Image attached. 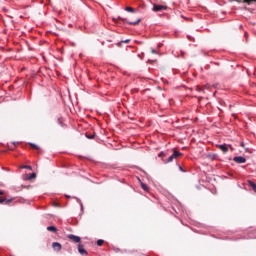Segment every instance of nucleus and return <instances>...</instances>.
<instances>
[{
	"label": "nucleus",
	"instance_id": "f257e3e1",
	"mask_svg": "<svg viewBox=\"0 0 256 256\" xmlns=\"http://www.w3.org/2000/svg\"><path fill=\"white\" fill-rule=\"evenodd\" d=\"M179 157H183V153L177 151V149H174L173 154L166 160L165 163H172L173 159H179Z\"/></svg>",
	"mask_w": 256,
	"mask_h": 256
},
{
	"label": "nucleus",
	"instance_id": "f03ea898",
	"mask_svg": "<svg viewBox=\"0 0 256 256\" xmlns=\"http://www.w3.org/2000/svg\"><path fill=\"white\" fill-rule=\"evenodd\" d=\"M118 19H120L124 23H127L128 25H139V23H141V18H137L136 21H129L127 20V18H121V17H118Z\"/></svg>",
	"mask_w": 256,
	"mask_h": 256
},
{
	"label": "nucleus",
	"instance_id": "7ed1b4c3",
	"mask_svg": "<svg viewBox=\"0 0 256 256\" xmlns=\"http://www.w3.org/2000/svg\"><path fill=\"white\" fill-rule=\"evenodd\" d=\"M165 10H167V6L159 5V4L153 5V11H155L156 13L159 11H165Z\"/></svg>",
	"mask_w": 256,
	"mask_h": 256
},
{
	"label": "nucleus",
	"instance_id": "20e7f679",
	"mask_svg": "<svg viewBox=\"0 0 256 256\" xmlns=\"http://www.w3.org/2000/svg\"><path fill=\"white\" fill-rule=\"evenodd\" d=\"M67 238L70 240V241H73V243H80L81 242V237L79 236H75L73 234H69L67 236Z\"/></svg>",
	"mask_w": 256,
	"mask_h": 256
},
{
	"label": "nucleus",
	"instance_id": "39448f33",
	"mask_svg": "<svg viewBox=\"0 0 256 256\" xmlns=\"http://www.w3.org/2000/svg\"><path fill=\"white\" fill-rule=\"evenodd\" d=\"M217 149H220V151H222V153H227L229 151V147L227 146V144H218L216 145Z\"/></svg>",
	"mask_w": 256,
	"mask_h": 256
},
{
	"label": "nucleus",
	"instance_id": "423d86ee",
	"mask_svg": "<svg viewBox=\"0 0 256 256\" xmlns=\"http://www.w3.org/2000/svg\"><path fill=\"white\" fill-rule=\"evenodd\" d=\"M233 161L235 163H247V159L245 157H242V156L234 157Z\"/></svg>",
	"mask_w": 256,
	"mask_h": 256
},
{
	"label": "nucleus",
	"instance_id": "0eeeda50",
	"mask_svg": "<svg viewBox=\"0 0 256 256\" xmlns=\"http://www.w3.org/2000/svg\"><path fill=\"white\" fill-rule=\"evenodd\" d=\"M52 248L54 249V251H61V249H62L61 243L53 242L52 243Z\"/></svg>",
	"mask_w": 256,
	"mask_h": 256
},
{
	"label": "nucleus",
	"instance_id": "6e6552de",
	"mask_svg": "<svg viewBox=\"0 0 256 256\" xmlns=\"http://www.w3.org/2000/svg\"><path fill=\"white\" fill-rule=\"evenodd\" d=\"M78 252L80 253V255H87V250H85V248L83 247V244H79L78 245Z\"/></svg>",
	"mask_w": 256,
	"mask_h": 256
},
{
	"label": "nucleus",
	"instance_id": "1a4fd4ad",
	"mask_svg": "<svg viewBox=\"0 0 256 256\" xmlns=\"http://www.w3.org/2000/svg\"><path fill=\"white\" fill-rule=\"evenodd\" d=\"M47 231H50V233H57L58 229L55 226H48Z\"/></svg>",
	"mask_w": 256,
	"mask_h": 256
},
{
	"label": "nucleus",
	"instance_id": "9d476101",
	"mask_svg": "<svg viewBox=\"0 0 256 256\" xmlns=\"http://www.w3.org/2000/svg\"><path fill=\"white\" fill-rule=\"evenodd\" d=\"M141 187L144 191H146L147 193H149V186H147V184L141 182Z\"/></svg>",
	"mask_w": 256,
	"mask_h": 256
},
{
	"label": "nucleus",
	"instance_id": "9b49d317",
	"mask_svg": "<svg viewBox=\"0 0 256 256\" xmlns=\"http://www.w3.org/2000/svg\"><path fill=\"white\" fill-rule=\"evenodd\" d=\"M248 183H249L250 187H252L253 191H255V193H256V184H255V182L248 181Z\"/></svg>",
	"mask_w": 256,
	"mask_h": 256
},
{
	"label": "nucleus",
	"instance_id": "f8f14e48",
	"mask_svg": "<svg viewBox=\"0 0 256 256\" xmlns=\"http://www.w3.org/2000/svg\"><path fill=\"white\" fill-rule=\"evenodd\" d=\"M125 11H128L129 13H135V9H133V7H126Z\"/></svg>",
	"mask_w": 256,
	"mask_h": 256
},
{
	"label": "nucleus",
	"instance_id": "ddd939ff",
	"mask_svg": "<svg viewBox=\"0 0 256 256\" xmlns=\"http://www.w3.org/2000/svg\"><path fill=\"white\" fill-rule=\"evenodd\" d=\"M35 177H37V174H36V173H32V174H30V175L27 177V179H28L29 181H31V179H35Z\"/></svg>",
	"mask_w": 256,
	"mask_h": 256
},
{
	"label": "nucleus",
	"instance_id": "4468645a",
	"mask_svg": "<svg viewBox=\"0 0 256 256\" xmlns=\"http://www.w3.org/2000/svg\"><path fill=\"white\" fill-rule=\"evenodd\" d=\"M86 137L87 139H95V133L93 134L86 133Z\"/></svg>",
	"mask_w": 256,
	"mask_h": 256
},
{
	"label": "nucleus",
	"instance_id": "2eb2a0df",
	"mask_svg": "<svg viewBox=\"0 0 256 256\" xmlns=\"http://www.w3.org/2000/svg\"><path fill=\"white\" fill-rule=\"evenodd\" d=\"M29 145L32 147V149H36V151H38L39 146L37 144L29 143Z\"/></svg>",
	"mask_w": 256,
	"mask_h": 256
},
{
	"label": "nucleus",
	"instance_id": "dca6fc26",
	"mask_svg": "<svg viewBox=\"0 0 256 256\" xmlns=\"http://www.w3.org/2000/svg\"><path fill=\"white\" fill-rule=\"evenodd\" d=\"M20 169H29L31 171L33 168L29 165H24V166H20Z\"/></svg>",
	"mask_w": 256,
	"mask_h": 256
},
{
	"label": "nucleus",
	"instance_id": "f3484780",
	"mask_svg": "<svg viewBox=\"0 0 256 256\" xmlns=\"http://www.w3.org/2000/svg\"><path fill=\"white\" fill-rule=\"evenodd\" d=\"M103 243H105V241L104 240H98L97 241V245H98V247H101V245H103Z\"/></svg>",
	"mask_w": 256,
	"mask_h": 256
},
{
	"label": "nucleus",
	"instance_id": "a211bd4d",
	"mask_svg": "<svg viewBox=\"0 0 256 256\" xmlns=\"http://www.w3.org/2000/svg\"><path fill=\"white\" fill-rule=\"evenodd\" d=\"M253 1H256V0H244V3H247L248 5H251V3H253Z\"/></svg>",
	"mask_w": 256,
	"mask_h": 256
},
{
	"label": "nucleus",
	"instance_id": "6ab92c4d",
	"mask_svg": "<svg viewBox=\"0 0 256 256\" xmlns=\"http://www.w3.org/2000/svg\"><path fill=\"white\" fill-rule=\"evenodd\" d=\"M215 157H216L215 154H210V155H208V158H209V159H212V161L215 159Z\"/></svg>",
	"mask_w": 256,
	"mask_h": 256
},
{
	"label": "nucleus",
	"instance_id": "aec40b11",
	"mask_svg": "<svg viewBox=\"0 0 256 256\" xmlns=\"http://www.w3.org/2000/svg\"><path fill=\"white\" fill-rule=\"evenodd\" d=\"M5 201H7V199L0 197V205H3V203H5Z\"/></svg>",
	"mask_w": 256,
	"mask_h": 256
},
{
	"label": "nucleus",
	"instance_id": "412c9836",
	"mask_svg": "<svg viewBox=\"0 0 256 256\" xmlns=\"http://www.w3.org/2000/svg\"><path fill=\"white\" fill-rule=\"evenodd\" d=\"M13 201V199H6V201H4L5 205H9V203H11Z\"/></svg>",
	"mask_w": 256,
	"mask_h": 256
},
{
	"label": "nucleus",
	"instance_id": "4be33fe9",
	"mask_svg": "<svg viewBox=\"0 0 256 256\" xmlns=\"http://www.w3.org/2000/svg\"><path fill=\"white\" fill-rule=\"evenodd\" d=\"M165 156H166L165 152H160L159 155H158V157H165Z\"/></svg>",
	"mask_w": 256,
	"mask_h": 256
},
{
	"label": "nucleus",
	"instance_id": "5701e85b",
	"mask_svg": "<svg viewBox=\"0 0 256 256\" xmlns=\"http://www.w3.org/2000/svg\"><path fill=\"white\" fill-rule=\"evenodd\" d=\"M122 43H131V40L130 39H127V40H124V41H122Z\"/></svg>",
	"mask_w": 256,
	"mask_h": 256
},
{
	"label": "nucleus",
	"instance_id": "b1692460",
	"mask_svg": "<svg viewBox=\"0 0 256 256\" xmlns=\"http://www.w3.org/2000/svg\"><path fill=\"white\" fill-rule=\"evenodd\" d=\"M151 53L157 55V51H155V49H151Z\"/></svg>",
	"mask_w": 256,
	"mask_h": 256
},
{
	"label": "nucleus",
	"instance_id": "393cba45",
	"mask_svg": "<svg viewBox=\"0 0 256 256\" xmlns=\"http://www.w3.org/2000/svg\"><path fill=\"white\" fill-rule=\"evenodd\" d=\"M0 195H5V192L3 190H0Z\"/></svg>",
	"mask_w": 256,
	"mask_h": 256
},
{
	"label": "nucleus",
	"instance_id": "a878e982",
	"mask_svg": "<svg viewBox=\"0 0 256 256\" xmlns=\"http://www.w3.org/2000/svg\"><path fill=\"white\" fill-rule=\"evenodd\" d=\"M241 147H245V142H241Z\"/></svg>",
	"mask_w": 256,
	"mask_h": 256
},
{
	"label": "nucleus",
	"instance_id": "bb28decb",
	"mask_svg": "<svg viewBox=\"0 0 256 256\" xmlns=\"http://www.w3.org/2000/svg\"><path fill=\"white\" fill-rule=\"evenodd\" d=\"M245 152H246V153H249V148H245Z\"/></svg>",
	"mask_w": 256,
	"mask_h": 256
},
{
	"label": "nucleus",
	"instance_id": "cd10ccee",
	"mask_svg": "<svg viewBox=\"0 0 256 256\" xmlns=\"http://www.w3.org/2000/svg\"><path fill=\"white\" fill-rule=\"evenodd\" d=\"M179 169H180V171H184V170H183V168H182L181 166L179 167Z\"/></svg>",
	"mask_w": 256,
	"mask_h": 256
},
{
	"label": "nucleus",
	"instance_id": "c85d7f7f",
	"mask_svg": "<svg viewBox=\"0 0 256 256\" xmlns=\"http://www.w3.org/2000/svg\"><path fill=\"white\" fill-rule=\"evenodd\" d=\"M13 145H14L15 147H17V144H16L15 142H13Z\"/></svg>",
	"mask_w": 256,
	"mask_h": 256
}]
</instances>
